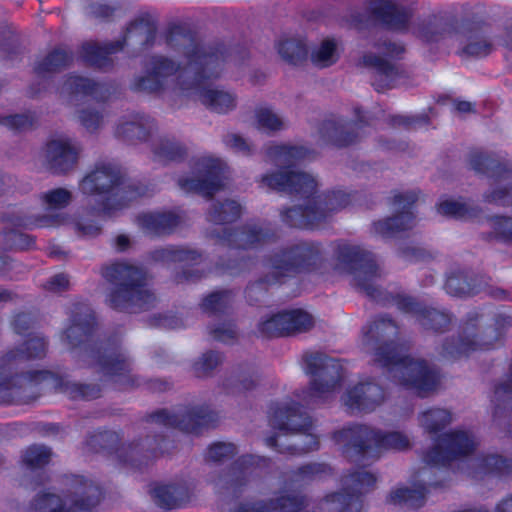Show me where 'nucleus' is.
Returning <instances> with one entry per match:
<instances>
[{
    "label": "nucleus",
    "instance_id": "obj_3",
    "mask_svg": "<svg viewBox=\"0 0 512 512\" xmlns=\"http://www.w3.org/2000/svg\"><path fill=\"white\" fill-rule=\"evenodd\" d=\"M103 274L117 286L108 299L113 308L136 313L148 309L155 302L140 268L128 263H115L106 267Z\"/></svg>",
    "mask_w": 512,
    "mask_h": 512
},
{
    "label": "nucleus",
    "instance_id": "obj_48",
    "mask_svg": "<svg viewBox=\"0 0 512 512\" xmlns=\"http://www.w3.org/2000/svg\"><path fill=\"white\" fill-rule=\"evenodd\" d=\"M446 291L453 296H464L469 294L468 283L462 275L449 276L445 284Z\"/></svg>",
    "mask_w": 512,
    "mask_h": 512
},
{
    "label": "nucleus",
    "instance_id": "obj_47",
    "mask_svg": "<svg viewBox=\"0 0 512 512\" xmlns=\"http://www.w3.org/2000/svg\"><path fill=\"white\" fill-rule=\"evenodd\" d=\"M222 357L215 352H208L195 363L194 368L198 376H204L221 362Z\"/></svg>",
    "mask_w": 512,
    "mask_h": 512
},
{
    "label": "nucleus",
    "instance_id": "obj_37",
    "mask_svg": "<svg viewBox=\"0 0 512 512\" xmlns=\"http://www.w3.org/2000/svg\"><path fill=\"white\" fill-rule=\"evenodd\" d=\"M283 312L275 314L259 323V331L268 337L282 336L288 334Z\"/></svg>",
    "mask_w": 512,
    "mask_h": 512
},
{
    "label": "nucleus",
    "instance_id": "obj_26",
    "mask_svg": "<svg viewBox=\"0 0 512 512\" xmlns=\"http://www.w3.org/2000/svg\"><path fill=\"white\" fill-rule=\"evenodd\" d=\"M279 55L289 63H297L307 55V47L303 40L289 38L279 41L277 45Z\"/></svg>",
    "mask_w": 512,
    "mask_h": 512
},
{
    "label": "nucleus",
    "instance_id": "obj_17",
    "mask_svg": "<svg viewBox=\"0 0 512 512\" xmlns=\"http://www.w3.org/2000/svg\"><path fill=\"white\" fill-rule=\"evenodd\" d=\"M154 127V122L139 114L121 118L116 127V136L127 140L145 139Z\"/></svg>",
    "mask_w": 512,
    "mask_h": 512
},
{
    "label": "nucleus",
    "instance_id": "obj_58",
    "mask_svg": "<svg viewBox=\"0 0 512 512\" xmlns=\"http://www.w3.org/2000/svg\"><path fill=\"white\" fill-rule=\"evenodd\" d=\"M69 284V280L66 275L58 274L53 276L47 283V289L50 291H61L65 289Z\"/></svg>",
    "mask_w": 512,
    "mask_h": 512
},
{
    "label": "nucleus",
    "instance_id": "obj_43",
    "mask_svg": "<svg viewBox=\"0 0 512 512\" xmlns=\"http://www.w3.org/2000/svg\"><path fill=\"white\" fill-rule=\"evenodd\" d=\"M475 466L480 469L481 472H497L504 473L508 470V462L500 456H487L483 458H477L474 460Z\"/></svg>",
    "mask_w": 512,
    "mask_h": 512
},
{
    "label": "nucleus",
    "instance_id": "obj_10",
    "mask_svg": "<svg viewBox=\"0 0 512 512\" xmlns=\"http://www.w3.org/2000/svg\"><path fill=\"white\" fill-rule=\"evenodd\" d=\"M477 445L475 437L467 431L445 434L427 454L426 461L433 465H444L461 456L472 453Z\"/></svg>",
    "mask_w": 512,
    "mask_h": 512
},
{
    "label": "nucleus",
    "instance_id": "obj_30",
    "mask_svg": "<svg viewBox=\"0 0 512 512\" xmlns=\"http://www.w3.org/2000/svg\"><path fill=\"white\" fill-rule=\"evenodd\" d=\"M241 213V206L229 200L218 206H215L213 211L209 213V220L214 223H225L234 221Z\"/></svg>",
    "mask_w": 512,
    "mask_h": 512
},
{
    "label": "nucleus",
    "instance_id": "obj_54",
    "mask_svg": "<svg viewBox=\"0 0 512 512\" xmlns=\"http://www.w3.org/2000/svg\"><path fill=\"white\" fill-rule=\"evenodd\" d=\"M333 504H339L342 512H352L359 506L358 498L353 495L334 494L329 497Z\"/></svg>",
    "mask_w": 512,
    "mask_h": 512
},
{
    "label": "nucleus",
    "instance_id": "obj_2",
    "mask_svg": "<svg viewBox=\"0 0 512 512\" xmlns=\"http://www.w3.org/2000/svg\"><path fill=\"white\" fill-rule=\"evenodd\" d=\"M83 194L98 197V208L103 215L111 216L142 195L139 188L121 181L120 171L111 164L97 166L81 182Z\"/></svg>",
    "mask_w": 512,
    "mask_h": 512
},
{
    "label": "nucleus",
    "instance_id": "obj_22",
    "mask_svg": "<svg viewBox=\"0 0 512 512\" xmlns=\"http://www.w3.org/2000/svg\"><path fill=\"white\" fill-rule=\"evenodd\" d=\"M486 198L489 202H495L502 205H512V189L510 191H507L506 188L497 191H492L491 193L486 195ZM495 229L499 235L505 238H512V219H497L495 221Z\"/></svg>",
    "mask_w": 512,
    "mask_h": 512
},
{
    "label": "nucleus",
    "instance_id": "obj_7",
    "mask_svg": "<svg viewBox=\"0 0 512 512\" xmlns=\"http://www.w3.org/2000/svg\"><path fill=\"white\" fill-rule=\"evenodd\" d=\"M306 372L314 378L307 391L300 396L306 404L329 400L335 393L341 379V366L332 358L315 353L307 355Z\"/></svg>",
    "mask_w": 512,
    "mask_h": 512
},
{
    "label": "nucleus",
    "instance_id": "obj_16",
    "mask_svg": "<svg viewBox=\"0 0 512 512\" xmlns=\"http://www.w3.org/2000/svg\"><path fill=\"white\" fill-rule=\"evenodd\" d=\"M360 64L373 71V85L379 91L394 87L401 75L394 64L373 54L364 55Z\"/></svg>",
    "mask_w": 512,
    "mask_h": 512
},
{
    "label": "nucleus",
    "instance_id": "obj_49",
    "mask_svg": "<svg viewBox=\"0 0 512 512\" xmlns=\"http://www.w3.org/2000/svg\"><path fill=\"white\" fill-rule=\"evenodd\" d=\"M32 118L26 114L0 116V124L9 129H24L32 125Z\"/></svg>",
    "mask_w": 512,
    "mask_h": 512
},
{
    "label": "nucleus",
    "instance_id": "obj_64",
    "mask_svg": "<svg viewBox=\"0 0 512 512\" xmlns=\"http://www.w3.org/2000/svg\"><path fill=\"white\" fill-rule=\"evenodd\" d=\"M496 512H512V496L502 500L497 505Z\"/></svg>",
    "mask_w": 512,
    "mask_h": 512
},
{
    "label": "nucleus",
    "instance_id": "obj_25",
    "mask_svg": "<svg viewBox=\"0 0 512 512\" xmlns=\"http://www.w3.org/2000/svg\"><path fill=\"white\" fill-rule=\"evenodd\" d=\"M307 254L308 248L305 246L296 247L285 253L281 259L275 261V273L277 275H285L286 273L295 271L307 257Z\"/></svg>",
    "mask_w": 512,
    "mask_h": 512
},
{
    "label": "nucleus",
    "instance_id": "obj_18",
    "mask_svg": "<svg viewBox=\"0 0 512 512\" xmlns=\"http://www.w3.org/2000/svg\"><path fill=\"white\" fill-rule=\"evenodd\" d=\"M271 424L282 431L307 430L310 420L299 413L296 407L285 406L278 408L271 417Z\"/></svg>",
    "mask_w": 512,
    "mask_h": 512
},
{
    "label": "nucleus",
    "instance_id": "obj_36",
    "mask_svg": "<svg viewBox=\"0 0 512 512\" xmlns=\"http://www.w3.org/2000/svg\"><path fill=\"white\" fill-rule=\"evenodd\" d=\"M41 199L47 210H58L69 204L71 193L64 188H57L43 193Z\"/></svg>",
    "mask_w": 512,
    "mask_h": 512
},
{
    "label": "nucleus",
    "instance_id": "obj_46",
    "mask_svg": "<svg viewBox=\"0 0 512 512\" xmlns=\"http://www.w3.org/2000/svg\"><path fill=\"white\" fill-rule=\"evenodd\" d=\"M79 119L84 128L89 132L98 130L104 123L103 113L91 108L82 109Z\"/></svg>",
    "mask_w": 512,
    "mask_h": 512
},
{
    "label": "nucleus",
    "instance_id": "obj_39",
    "mask_svg": "<svg viewBox=\"0 0 512 512\" xmlns=\"http://www.w3.org/2000/svg\"><path fill=\"white\" fill-rule=\"evenodd\" d=\"M156 503L164 508H174L177 504L176 488L172 485H155L151 491Z\"/></svg>",
    "mask_w": 512,
    "mask_h": 512
},
{
    "label": "nucleus",
    "instance_id": "obj_56",
    "mask_svg": "<svg viewBox=\"0 0 512 512\" xmlns=\"http://www.w3.org/2000/svg\"><path fill=\"white\" fill-rule=\"evenodd\" d=\"M212 333L215 339H218L222 342H229L230 340L234 339L236 335V331L231 324H222L221 326L215 328Z\"/></svg>",
    "mask_w": 512,
    "mask_h": 512
},
{
    "label": "nucleus",
    "instance_id": "obj_8",
    "mask_svg": "<svg viewBox=\"0 0 512 512\" xmlns=\"http://www.w3.org/2000/svg\"><path fill=\"white\" fill-rule=\"evenodd\" d=\"M335 438L337 442L347 444V453L351 448L369 454L382 449L404 450L410 445L408 437L400 432L382 435L366 426L343 429L335 434Z\"/></svg>",
    "mask_w": 512,
    "mask_h": 512
},
{
    "label": "nucleus",
    "instance_id": "obj_24",
    "mask_svg": "<svg viewBox=\"0 0 512 512\" xmlns=\"http://www.w3.org/2000/svg\"><path fill=\"white\" fill-rule=\"evenodd\" d=\"M426 489L422 485L415 486L413 489L408 487H399L391 491L389 501L393 504H407L411 507H418L423 503Z\"/></svg>",
    "mask_w": 512,
    "mask_h": 512
},
{
    "label": "nucleus",
    "instance_id": "obj_35",
    "mask_svg": "<svg viewBox=\"0 0 512 512\" xmlns=\"http://www.w3.org/2000/svg\"><path fill=\"white\" fill-rule=\"evenodd\" d=\"M25 351H21L20 353L10 352L7 354L8 361L15 360L17 358L20 359H32L38 358L44 355L46 350V342L45 340L37 335L29 338L27 343L25 344Z\"/></svg>",
    "mask_w": 512,
    "mask_h": 512
},
{
    "label": "nucleus",
    "instance_id": "obj_12",
    "mask_svg": "<svg viewBox=\"0 0 512 512\" xmlns=\"http://www.w3.org/2000/svg\"><path fill=\"white\" fill-rule=\"evenodd\" d=\"M336 255L340 269L354 273L358 285L365 287L362 278L371 280L376 275L372 254L359 246L341 243L337 246Z\"/></svg>",
    "mask_w": 512,
    "mask_h": 512
},
{
    "label": "nucleus",
    "instance_id": "obj_59",
    "mask_svg": "<svg viewBox=\"0 0 512 512\" xmlns=\"http://www.w3.org/2000/svg\"><path fill=\"white\" fill-rule=\"evenodd\" d=\"M78 230L88 237L96 236L100 233L101 227L95 223H88L86 219H81L77 224Z\"/></svg>",
    "mask_w": 512,
    "mask_h": 512
},
{
    "label": "nucleus",
    "instance_id": "obj_63",
    "mask_svg": "<svg viewBox=\"0 0 512 512\" xmlns=\"http://www.w3.org/2000/svg\"><path fill=\"white\" fill-rule=\"evenodd\" d=\"M156 154L159 158H163V159H174L175 158L174 149L170 144H164L163 146H161L157 150Z\"/></svg>",
    "mask_w": 512,
    "mask_h": 512
},
{
    "label": "nucleus",
    "instance_id": "obj_1",
    "mask_svg": "<svg viewBox=\"0 0 512 512\" xmlns=\"http://www.w3.org/2000/svg\"><path fill=\"white\" fill-rule=\"evenodd\" d=\"M222 60V54L217 51L189 42L181 67L169 59L156 58L149 75L139 81L138 88L150 92L171 89L178 95L199 100L215 112L225 113L235 108V95L204 81L218 75Z\"/></svg>",
    "mask_w": 512,
    "mask_h": 512
},
{
    "label": "nucleus",
    "instance_id": "obj_60",
    "mask_svg": "<svg viewBox=\"0 0 512 512\" xmlns=\"http://www.w3.org/2000/svg\"><path fill=\"white\" fill-rule=\"evenodd\" d=\"M10 238L12 240L11 246L17 249H26L32 244V240L29 236L23 233L14 232L10 234Z\"/></svg>",
    "mask_w": 512,
    "mask_h": 512
},
{
    "label": "nucleus",
    "instance_id": "obj_29",
    "mask_svg": "<svg viewBox=\"0 0 512 512\" xmlns=\"http://www.w3.org/2000/svg\"><path fill=\"white\" fill-rule=\"evenodd\" d=\"M452 417L445 409H431L425 411L420 418L421 425L429 432H435L450 423Z\"/></svg>",
    "mask_w": 512,
    "mask_h": 512
},
{
    "label": "nucleus",
    "instance_id": "obj_19",
    "mask_svg": "<svg viewBox=\"0 0 512 512\" xmlns=\"http://www.w3.org/2000/svg\"><path fill=\"white\" fill-rule=\"evenodd\" d=\"M371 11L383 22L394 29L405 26L408 16L394 0H371Z\"/></svg>",
    "mask_w": 512,
    "mask_h": 512
},
{
    "label": "nucleus",
    "instance_id": "obj_32",
    "mask_svg": "<svg viewBox=\"0 0 512 512\" xmlns=\"http://www.w3.org/2000/svg\"><path fill=\"white\" fill-rule=\"evenodd\" d=\"M287 326L288 334L295 332H303L312 326V317L301 310H291L283 312Z\"/></svg>",
    "mask_w": 512,
    "mask_h": 512
},
{
    "label": "nucleus",
    "instance_id": "obj_31",
    "mask_svg": "<svg viewBox=\"0 0 512 512\" xmlns=\"http://www.w3.org/2000/svg\"><path fill=\"white\" fill-rule=\"evenodd\" d=\"M100 367L102 372L110 377H122L130 371V365L122 354L110 355L103 359Z\"/></svg>",
    "mask_w": 512,
    "mask_h": 512
},
{
    "label": "nucleus",
    "instance_id": "obj_51",
    "mask_svg": "<svg viewBox=\"0 0 512 512\" xmlns=\"http://www.w3.org/2000/svg\"><path fill=\"white\" fill-rule=\"evenodd\" d=\"M153 421L158 423H163L168 426H176L180 427L186 431H196L195 427H190L188 424L184 423L183 420H179V417L173 414L168 413L167 411H160L152 416Z\"/></svg>",
    "mask_w": 512,
    "mask_h": 512
},
{
    "label": "nucleus",
    "instance_id": "obj_20",
    "mask_svg": "<svg viewBox=\"0 0 512 512\" xmlns=\"http://www.w3.org/2000/svg\"><path fill=\"white\" fill-rule=\"evenodd\" d=\"M138 225L147 233L162 234L172 230L178 223V217L171 213L149 212L140 214Z\"/></svg>",
    "mask_w": 512,
    "mask_h": 512
},
{
    "label": "nucleus",
    "instance_id": "obj_4",
    "mask_svg": "<svg viewBox=\"0 0 512 512\" xmlns=\"http://www.w3.org/2000/svg\"><path fill=\"white\" fill-rule=\"evenodd\" d=\"M99 494L92 481L82 476H69L51 490L39 493L33 506L44 512H89Z\"/></svg>",
    "mask_w": 512,
    "mask_h": 512
},
{
    "label": "nucleus",
    "instance_id": "obj_45",
    "mask_svg": "<svg viewBox=\"0 0 512 512\" xmlns=\"http://www.w3.org/2000/svg\"><path fill=\"white\" fill-rule=\"evenodd\" d=\"M231 300L232 296L229 292H214L204 299L202 306L207 311L216 312L227 307Z\"/></svg>",
    "mask_w": 512,
    "mask_h": 512
},
{
    "label": "nucleus",
    "instance_id": "obj_55",
    "mask_svg": "<svg viewBox=\"0 0 512 512\" xmlns=\"http://www.w3.org/2000/svg\"><path fill=\"white\" fill-rule=\"evenodd\" d=\"M278 509L280 512H299L301 507L296 498L282 497L277 504L273 506V510Z\"/></svg>",
    "mask_w": 512,
    "mask_h": 512
},
{
    "label": "nucleus",
    "instance_id": "obj_6",
    "mask_svg": "<svg viewBox=\"0 0 512 512\" xmlns=\"http://www.w3.org/2000/svg\"><path fill=\"white\" fill-rule=\"evenodd\" d=\"M268 156L275 165L285 170L264 176V185L290 193L309 194L315 190L317 183L311 175L287 170L297 163L310 159L312 151L309 148L304 145H273L268 150Z\"/></svg>",
    "mask_w": 512,
    "mask_h": 512
},
{
    "label": "nucleus",
    "instance_id": "obj_44",
    "mask_svg": "<svg viewBox=\"0 0 512 512\" xmlns=\"http://www.w3.org/2000/svg\"><path fill=\"white\" fill-rule=\"evenodd\" d=\"M375 482V476L366 470L353 473L346 479V484L358 493L367 491Z\"/></svg>",
    "mask_w": 512,
    "mask_h": 512
},
{
    "label": "nucleus",
    "instance_id": "obj_42",
    "mask_svg": "<svg viewBox=\"0 0 512 512\" xmlns=\"http://www.w3.org/2000/svg\"><path fill=\"white\" fill-rule=\"evenodd\" d=\"M437 209L440 214L450 217L466 218L470 215L467 204L459 200H443L439 203Z\"/></svg>",
    "mask_w": 512,
    "mask_h": 512
},
{
    "label": "nucleus",
    "instance_id": "obj_14",
    "mask_svg": "<svg viewBox=\"0 0 512 512\" xmlns=\"http://www.w3.org/2000/svg\"><path fill=\"white\" fill-rule=\"evenodd\" d=\"M80 150V146L70 138L59 137L46 144L43 157L53 171L66 172L76 164Z\"/></svg>",
    "mask_w": 512,
    "mask_h": 512
},
{
    "label": "nucleus",
    "instance_id": "obj_9",
    "mask_svg": "<svg viewBox=\"0 0 512 512\" xmlns=\"http://www.w3.org/2000/svg\"><path fill=\"white\" fill-rule=\"evenodd\" d=\"M349 202V195L344 191H333L313 199L305 208L289 209L284 213L283 220L291 226L317 228L332 212L346 207Z\"/></svg>",
    "mask_w": 512,
    "mask_h": 512
},
{
    "label": "nucleus",
    "instance_id": "obj_13",
    "mask_svg": "<svg viewBox=\"0 0 512 512\" xmlns=\"http://www.w3.org/2000/svg\"><path fill=\"white\" fill-rule=\"evenodd\" d=\"M417 198L418 194L414 191L395 194L392 206L396 215L375 222L373 225L374 231L381 236H390L395 232L410 229L415 223L411 207Z\"/></svg>",
    "mask_w": 512,
    "mask_h": 512
},
{
    "label": "nucleus",
    "instance_id": "obj_50",
    "mask_svg": "<svg viewBox=\"0 0 512 512\" xmlns=\"http://www.w3.org/2000/svg\"><path fill=\"white\" fill-rule=\"evenodd\" d=\"M234 453L235 447L233 444L216 443L209 448L207 452V458L212 461H222L233 456Z\"/></svg>",
    "mask_w": 512,
    "mask_h": 512
},
{
    "label": "nucleus",
    "instance_id": "obj_41",
    "mask_svg": "<svg viewBox=\"0 0 512 512\" xmlns=\"http://www.w3.org/2000/svg\"><path fill=\"white\" fill-rule=\"evenodd\" d=\"M52 453L45 446H31L24 454V462L32 468H39L50 461Z\"/></svg>",
    "mask_w": 512,
    "mask_h": 512
},
{
    "label": "nucleus",
    "instance_id": "obj_28",
    "mask_svg": "<svg viewBox=\"0 0 512 512\" xmlns=\"http://www.w3.org/2000/svg\"><path fill=\"white\" fill-rule=\"evenodd\" d=\"M119 49L120 46L113 44L102 47L95 43H86L83 45V56L93 65L103 67L105 66L107 56Z\"/></svg>",
    "mask_w": 512,
    "mask_h": 512
},
{
    "label": "nucleus",
    "instance_id": "obj_15",
    "mask_svg": "<svg viewBox=\"0 0 512 512\" xmlns=\"http://www.w3.org/2000/svg\"><path fill=\"white\" fill-rule=\"evenodd\" d=\"M384 399L381 387L374 383H360L349 389L342 400L344 405L354 411H372Z\"/></svg>",
    "mask_w": 512,
    "mask_h": 512
},
{
    "label": "nucleus",
    "instance_id": "obj_34",
    "mask_svg": "<svg viewBox=\"0 0 512 512\" xmlns=\"http://www.w3.org/2000/svg\"><path fill=\"white\" fill-rule=\"evenodd\" d=\"M70 56L64 50H55L36 66V72L44 76L46 73L54 72L67 65Z\"/></svg>",
    "mask_w": 512,
    "mask_h": 512
},
{
    "label": "nucleus",
    "instance_id": "obj_53",
    "mask_svg": "<svg viewBox=\"0 0 512 512\" xmlns=\"http://www.w3.org/2000/svg\"><path fill=\"white\" fill-rule=\"evenodd\" d=\"M66 86L71 92L93 93L98 85L89 79L73 76L68 79Z\"/></svg>",
    "mask_w": 512,
    "mask_h": 512
},
{
    "label": "nucleus",
    "instance_id": "obj_21",
    "mask_svg": "<svg viewBox=\"0 0 512 512\" xmlns=\"http://www.w3.org/2000/svg\"><path fill=\"white\" fill-rule=\"evenodd\" d=\"M253 124L260 130L274 132L285 128V119L271 107L261 105L253 112Z\"/></svg>",
    "mask_w": 512,
    "mask_h": 512
},
{
    "label": "nucleus",
    "instance_id": "obj_5",
    "mask_svg": "<svg viewBox=\"0 0 512 512\" xmlns=\"http://www.w3.org/2000/svg\"><path fill=\"white\" fill-rule=\"evenodd\" d=\"M373 360L387 367L389 374L399 384L415 390L419 395L434 391L439 385V375L422 360L403 355L398 349L388 344L373 353Z\"/></svg>",
    "mask_w": 512,
    "mask_h": 512
},
{
    "label": "nucleus",
    "instance_id": "obj_38",
    "mask_svg": "<svg viewBox=\"0 0 512 512\" xmlns=\"http://www.w3.org/2000/svg\"><path fill=\"white\" fill-rule=\"evenodd\" d=\"M198 254L190 249L168 247L156 251L155 258L163 261H179L187 262L194 261Z\"/></svg>",
    "mask_w": 512,
    "mask_h": 512
},
{
    "label": "nucleus",
    "instance_id": "obj_57",
    "mask_svg": "<svg viewBox=\"0 0 512 512\" xmlns=\"http://www.w3.org/2000/svg\"><path fill=\"white\" fill-rule=\"evenodd\" d=\"M440 28L438 25L433 24L422 28L418 32V36L427 42L438 41L441 38Z\"/></svg>",
    "mask_w": 512,
    "mask_h": 512
},
{
    "label": "nucleus",
    "instance_id": "obj_27",
    "mask_svg": "<svg viewBox=\"0 0 512 512\" xmlns=\"http://www.w3.org/2000/svg\"><path fill=\"white\" fill-rule=\"evenodd\" d=\"M265 236L260 229L252 227L246 231L229 233L224 240L239 248H249L261 242Z\"/></svg>",
    "mask_w": 512,
    "mask_h": 512
},
{
    "label": "nucleus",
    "instance_id": "obj_61",
    "mask_svg": "<svg viewBox=\"0 0 512 512\" xmlns=\"http://www.w3.org/2000/svg\"><path fill=\"white\" fill-rule=\"evenodd\" d=\"M491 164H492V161L488 157H486L482 154L474 155L471 160V165L477 171H482V168H481L482 165L490 166Z\"/></svg>",
    "mask_w": 512,
    "mask_h": 512
},
{
    "label": "nucleus",
    "instance_id": "obj_11",
    "mask_svg": "<svg viewBox=\"0 0 512 512\" xmlns=\"http://www.w3.org/2000/svg\"><path fill=\"white\" fill-rule=\"evenodd\" d=\"M194 178H180L179 185L185 191H196L206 195L222 185V164L212 157L199 158L194 165Z\"/></svg>",
    "mask_w": 512,
    "mask_h": 512
},
{
    "label": "nucleus",
    "instance_id": "obj_52",
    "mask_svg": "<svg viewBox=\"0 0 512 512\" xmlns=\"http://www.w3.org/2000/svg\"><path fill=\"white\" fill-rule=\"evenodd\" d=\"M226 145L237 153L248 155L253 151V145L242 136L232 133L225 138Z\"/></svg>",
    "mask_w": 512,
    "mask_h": 512
},
{
    "label": "nucleus",
    "instance_id": "obj_23",
    "mask_svg": "<svg viewBox=\"0 0 512 512\" xmlns=\"http://www.w3.org/2000/svg\"><path fill=\"white\" fill-rule=\"evenodd\" d=\"M339 53V43L327 38L312 52L311 58L316 66L328 67L338 60Z\"/></svg>",
    "mask_w": 512,
    "mask_h": 512
},
{
    "label": "nucleus",
    "instance_id": "obj_62",
    "mask_svg": "<svg viewBox=\"0 0 512 512\" xmlns=\"http://www.w3.org/2000/svg\"><path fill=\"white\" fill-rule=\"evenodd\" d=\"M487 50H488V45L486 43H482V44L471 43L466 47L467 53H469L471 55H477V56L485 54Z\"/></svg>",
    "mask_w": 512,
    "mask_h": 512
},
{
    "label": "nucleus",
    "instance_id": "obj_40",
    "mask_svg": "<svg viewBox=\"0 0 512 512\" xmlns=\"http://www.w3.org/2000/svg\"><path fill=\"white\" fill-rule=\"evenodd\" d=\"M395 330L396 328L390 320H381L375 322L364 334L363 341L366 350L370 352V350L373 348L372 342L374 341L375 338H379L384 334L394 333Z\"/></svg>",
    "mask_w": 512,
    "mask_h": 512
},
{
    "label": "nucleus",
    "instance_id": "obj_33",
    "mask_svg": "<svg viewBox=\"0 0 512 512\" xmlns=\"http://www.w3.org/2000/svg\"><path fill=\"white\" fill-rule=\"evenodd\" d=\"M328 140L337 146H346L355 140V136H350L352 127L336 123H326L323 127Z\"/></svg>",
    "mask_w": 512,
    "mask_h": 512
}]
</instances>
